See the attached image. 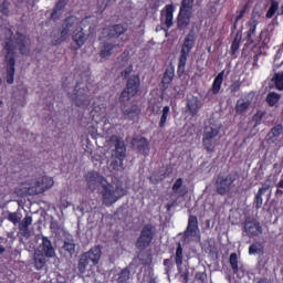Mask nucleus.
<instances>
[{
    "label": "nucleus",
    "instance_id": "1",
    "mask_svg": "<svg viewBox=\"0 0 283 283\" xmlns=\"http://www.w3.org/2000/svg\"><path fill=\"white\" fill-rule=\"evenodd\" d=\"M94 30H96L94 18L86 17L80 21L78 18L71 15L63 21L60 32H53L52 43L53 45H61L63 41H67L72 36L77 48H83Z\"/></svg>",
    "mask_w": 283,
    "mask_h": 283
},
{
    "label": "nucleus",
    "instance_id": "2",
    "mask_svg": "<svg viewBox=\"0 0 283 283\" xmlns=\"http://www.w3.org/2000/svg\"><path fill=\"white\" fill-rule=\"evenodd\" d=\"M127 191L120 186H113L109 182H105V185L99 188V195L102 196V202L106 207H112L114 202H117L119 198H123Z\"/></svg>",
    "mask_w": 283,
    "mask_h": 283
},
{
    "label": "nucleus",
    "instance_id": "3",
    "mask_svg": "<svg viewBox=\"0 0 283 283\" xmlns=\"http://www.w3.org/2000/svg\"><path fill=\"white\" fill-rule=\"evenodd\" d=\"M196 43V33L190 31L185 39L184 45L181 48L179 63H178V76H182L185 74V67L187 65V56H189V52H191V48Z\"/></svg>",
    "mask_w": 283,
    "mask_h": 283
},
{
    "label": "nucleus",
    "instance_id": "4",
    "mask_svg": "<svg viewBox=\"0 0 283 283\" xmlns=\"http://www.w3.org/2000/svg\"><path fill=\"white\" fill-rule=\"evenodd\" d=\"M220 134V125L216 123H210L206 126L203 132V139L202 144L205 149H207L208 153H212L213 149H216V136Z\"/></svg>",
    "mask_w": 283,
    "mask_h": 283
},
{
    "label": "nucleus",
    "instance_id": "5",
    "mask_svg": "<svg viewBox=\"0 0 283 283\" xmlns=\"http://www.w3.org/2000/svg\"><path fill=\"white\" fill-rule=\"evenodd\" d=\"M4 50L7 51V83L8 85H12V83H14V65L17 64V61L14 60V44H12V40L6 43Z\"/></svg>",
    "mask_w": 283,
    "mask_h": 283
},
{
    "label": "nucleus",
    "instance_id": "6",
    "mask_svg": "<svg viewBox=\"0 0 283 283\" xmlns=\"http://www.w3.org/2000/svg\"><path fill=\"white\" fill-rule=\"evenodd\" d=\"M71 101L74 102L76 107H85L90 105V88L83 84H76Z\"/></svg>",
    "mask_w": 283,
    "mask_h": 283
},
{
    "label": "nucleus",
    "instance_id": "7",
    "mask_svg": "<svg viewBox=\"0 0 283 283\" xmlns=\"http://www.w3.org/2000/svg\"><path fill=\"white\" fill-rule=\"evenodd\" d=\"M156 234V228L151 224L144 226L139 238L137 239L136 247L139 251H145L147 247L151 244L154 235Z\"/></svg>",
    "mask_w": 283,
    "mask_h": 283
},
{
    "label": "nucleus",
    "instance_id": "8",
    "mask_svg": "<svg viewBox=\"0 0 283 283\" xmlns=\"http://www.w3.org/2000/svg\"><path fill=\"white\" fill-rule=\"evenodd\" d=\"M193 240H200V228H198V217L190 216L184 232V242H193Z\"/></svg>",
    "mask_w": 283,
    "mask_h": 283
},
{
    "label": "nucleus",
    "instance_id": "9",
    "mask_svg": "<svg viewBox=\"0 0 283 283\" xmlns=\"http://www.w3.org/2000/svg\"><path fill=\"white\" fill-rule=\"evenodd\" d=\"M85 181L91 191H96L107 182V179L96 171H90L85 175Z\"/></svg>",
    "mask_w": 283,
    "mask_h": 283
},
{
    "label": "nucleus",
    "instance_id": "10",
    "mask_svg": "<svg viewBox=\"0 0 283 283\" xmlns=\"http://www.w3.org/2000/svg\"><path fill=\"white\" fill-rule=\"evenodd\" d=\"M235 181L233 176L228 175L227 177H218L216 181V190L219 196H227L231 191V186Z\"/></svg>",
    "mask_w": 283,
    "mask_h": 283
},
{
    "label": "nucleus",
    "instance_id": "11",
    "mask_svg": "<svg viewBox=\"0 0 283 283\" xmlns=\"http://www.w3.org/2000/svg\"><path fill=\"white\" fill-rule=\"evenodd\" d=\"M244 232L249 238L262 235V226L255 219L248 218L244 222Z\"/></svg>",
    "mask_w": 283,
    "mask_h": 283
},
{
    "label": "nucleus",
    "instance_id": "12",
    "mask_svg": "<svg viewBox=\"0 0 283 283\" xmlns=\"http://www.w3.org/2000/svg\"><path fill=\"white\" fill-rule=\"evenodd\" d=\"M133 149L143 154V156L149 155V142L145 137H135L130 142Z\"/></svg>",
    "mask_w": 283,
    "mask_h": 283
},
{
    "label": "nucleus",
    "instance_id": "13",
    "mask_svg": "<svg viewBox=\"0 0 283 283\" xmlns=\"http://www.w3.org/2000/svg\"><path fill=\"white\" fill-rule=\"evenodd\" d=\"M38 249L45 255V258H56L54 245H52V241H50L48 237H42V243Z\"/></svg>",
    "mask_w": 283,
    "mask_h": 283
},
{
    "label": "nucleus",
    "instance_id": "14",
    "mask_svg": "<svg viewBox=\"0 0 283 283\" xmlns=\"http://www.w3.org/2000/svg\"><path fill=\"white\" fill-rule=\"evenodd\" d=\"M193 11H185L180 9L177 20L178 30H185L191 23Z\"/></svg>",
    "mask_w": 283,
    "mask_h": 283
},
{
    "label": "nucleus",
    "instance_id": "15",
    "mask_svg": "<svg viewBox=\"0 0 283 283\" xmlns=\"http://www.w3.org/2000/svg\"><path fill=\"white\" fill-rule=\"evenodd\" d=\"M122 112L125 118H128L130 120H136V118H138V114H140L138 105L135 104L124 105Z\"/></svg>",
    "mask_w": 283,
    "mask_h": 283
},
{
    "label": "nucleus",
    "instance_id": "16",
    "mask_svg": "<svg viewBox=\"0 0 283 283\" xmlns=\"http://www.w3.org/2000/svg\"><path fill=\"white\" fill-rule=\"evenodd\" d=\"M282 133L283 126L281 124H277L276 126L272 127L266 135V143H269V145H272L276 140H280V136H282Z\"/></svg>",
    "mask_w": 283,
    "mask_h": 283
},
{
    "label": "nucleus",
    "instance_id": "17",
    "mask_svg": "<svg viewBox=\"0 0 283 283\" xmlns=\"http://www.w3.org/2000/svg\"><path fill=\"white\" fill-rule=\"evenodd\" d=\"M46 258L40 249L34 250L33 262L38 271H41L45 266L48 262Z\"/></svg>",
    "mask_w": 283,
    "mask_h": 283
},
{
    "label": "nucleus",
    "instance_id": "18",
    "mask_svg": "<svg viewBox=\"0 0 283 283\" xmlns=\"http://www.w3.org/2000/svg\"><path fill=\"white\" fill-rule=\"evenodd\" d=\"M127 32V27L122 24H115L107 30V39H118L122 34Z\"/></svg>",
    "mask_w": 283,
    "mask_h": 283
},
{
    "label": "nucleus",
    "instance_id": "19",
    "mask_svg": "<svg viewBox=\"0 0 283 283\" xmlns=\"http://www.w3.org/2000/svg\"><path fill=\"white\" fill-rule=\"evenodd\" d=\"M109 142L115 143L116 156L119 160H123V158H125V151H127L125 143L118 140V136H111Z\"/></svg>",
    "mask_w": 283,
    "mask_h": 283
},
{
    "label": "nucleus",
    "instance_id": "20",
    "mask_svg": "<svg viewBox=\"0 0 283 283\" xmlns=\"http://www.w3.org/2000/svg\"><path fill=\"white\" fill-rule=\"evenodd\" d=\"M161 21L165 22V25L171 28L174 25V7L166 6V8L161 11Z\"/></svg>",
    "mask_w": 283,
    "mask_h": 283
},
{
    "label": "nucleus",
    "instance_id": "21",
    "mask_svg": "<svg viewBox=\"0 0 283 283\" xmlns=\"http://www.w3.org/2000/svg\"><path fill=\"white\" fill-rule=\"evenodd\" d=\"M138 87H140V77H138V75L130 76L126 87V90L129 91L130 96H136V94H138Z\"/></svg>",
    "mask_w": 283,
    "mask_h": 283
},
{
    "label": "nucleus",
    "instance_id": "22",
    "mask_svg": "<svg viewBox=\"0 0 283 283\" xmlns=\"http://www.w3.org/2000/svg\"><path fill=\"white\" fill-rule=\"evenodd\" d=\"M187 107L191 116H196V114H198V112H200V109L202 108V102L198 99V97L192 96L188 98Z\"/></svg>",
    "mask_w": 283,
    "mask_h": 283
},
{
    "label": "nucleus",
    "instance_id": "23",
    "mask_svg": "<svg viewBox=\"0 0 283 283\" xmlns=\"http://www.w3.org/2000/svg\"><path fill=\"white\" fill-rule=\"evenodd\" d=\"M101 254H102V252H101L99 245H95L90 251L84 253V255L87 258V260H90L92 262V264H94V265L98 264V262L101 260Z\"/></svg>",
    "mask_w": 283,
    "mask_h": 283
},
{
    "label": "nucleus",
    "instance_id": "24",
    "mask_svg": "<svg viewBox=\"0 0 283 283\" xmlns=\"http://www.w3.org/2000/svg\"><path fill=\"white\" fill-rule=\"evenodd\" d=\"M249 107H251V99L247 97H241L237 101L235 104V113L237 114H244L249 112Z\"/></svg>",
    "mask_w": 283,
    "mask_h": 283
},
{
    "label": "nucleus",
    "instance_id": "25",
    "mask_svg": "<svg viewBox=\"0 0 283 283\" xmlns=\"http://www.w3.org/2000/svg\"><path fill=\"white\" fill-rule=\"evenodd\" d=\"M172 191L175 193H178L180 198H185V196L189 193V189L187 188V186H182V178H179L175 181L172 186Z\"/></svg>",
    "mask_w": 283,
    "mask_h": 283
},
{
    "label": "nucleus",
    "instance_id": "26",
    "mask_svg": "<svg viewBox=\"0 0 283 283\" xmlns=\"http://www.w3.org/2000/svg\"><path fill=\"white\" fill-rule=\"evenodd\" d=\"M17 43L20 48L21 54H30V39L25 38L24 35H20L17 39Z\"/></svg>",
    "mask_w": 283,
    "mask_h": 283
},
{
    "label": "nucleus",
    "instance_id": "27",
    "mask_svg": "<svg viewBox=\"0 0 283 283\" xmlns=\"http://www.w3.org/2000/svg\"><path fill=\"white\" fill-rule=\"evenodd\" d=\"M36 182L38 187L42 189V192L48 191V189H52V187H54V179H52V177H42Z\"/></svg>",
    "mask_w": 283,
    "mask_h": 283
},
{
    "label": "nucleus",
    "instance_id": "28",
    "mask_svg": "<svg viewBox=\"0 0 283 283\" xmlns=\"http://www.w3.org/2000/svg\"><path fill=\"white\" fill-rule=\"evenodd\" d=\"M118 44H112L109 42H104L101 49L99 55L102 59H107L108 56H112V50H114Z\"/></svg>",
    "mask_w": 283,
    "mask_h": 283
},
{
    "label": "nucleus",
    "instance_id": "29",
    "mask_svg": "<svg viewBox=\"0 0 283 283\" xmlns=\"http://www.w3.org/2000/svg\"><path fill=\"white\" fill-rule=\"evenodd\" d=\"M138 260H140L142 264H144L146 266L151 265V262H153L151 250L142 251L138 254Z\"/></svg>",
    "mask_w": 283,
    "mask_h": 283
},
{
    "label": "nucleus",
    "instance_id": "30",
    "mask_svg": "<svg viewBox=\"0 0 283 283\" xmlns=\"http://www.w3.org/2000/svg\"><path fill=\"white\" fill-rule=\"evenodd\" d=\"M182 244L178 243L176 254H175V262L179 273H182Z\"/></svg>",
    "mask_w": 283,
    "mask_h": 283
},
{
    "label": "nucleus",
    "instance_id": "31",
    "mask_svg": "<svg viewBox=\"0 0 283 283\" xmlns=\"http://www.w3.org/2000/svg\"><path fill=\"white\" fill-rule=\"evenodd\" d=\"M130 276L132 270H129V268H125L118 273L117 283H127L129 282Z\"/></svg>",
    "mask_w": 283,
    "mask_h": 283
},
{
    "label": "nucleus",
    "instance_id": "32",
    "mask_svg": "<svg viewBox=\"0 0 283 283\" xmlns=\"http://www.w3.org/2000/svg\"><path fill=\"white\" fill-rule=\"evenodd\" d=\"M280 98H282V95L271 92L266 96V103L270 105V107H274V105H277L280 103Z\"/></svg>",
    "mask_w": 283,
    "mask_h": 283
},
{
    "label": "nucleus",
    "instance_id": "33",
    "mask_svg": "<svg viewBox=\"0 0 283 283\" xmlns=\"http://www.w3.org/2000/svg\"><path fill=\"white\" fill-rule=\"evenodd\" d=\"M64 251H66V253H69V255L72 258V255L74 253H76V244L74 243L73 240H67V241H64V244H63V248Z\"/></svg>",
    "mask_w": 283,
    "mask_h": 283
},
{
    "label": "nucleus",
    "instance_id": "34",
    "mask_svg": "<svg viewBox=\"0 0 283 283\" xmlns=\"http://www.w3.org/2000/svg\"><path fill=\"white\" fill-rule=\"evenodd\" d=\"M90 262L91 261L87 259V256H85V254H82L80 256L78 264H77V269L80 273H85V271H87V265L90 264Z\"/></svg>",
    "mask_w": 283,
    "mask_h": 283
},
{
    "label": "nucleus",
    "instance_id": "35",
    "mask_svg": "<svg viewBox=\"0 0 283 283\" xmlns=\"http://www.w3.org/2000/svg\"><path fill=\"white\" fill-rule=\"evenodd\" d=\"M222 76H224L223 72L219 73L218 76L214 78V82L212 84L213 94H218V92H220V87H222Z\"/></svg>",
    "mask_w": 283,
    "mask_h": 283
},
{
    "label": "nucleus",
    "instance_id": "36",
    "mask_svg": "<svg viewBox=\"0 0 283 283\" xmlns=\"http://www.w3.org/2000/svg\"><path fill=\"white\" fill-rule=\"evenodd\" d=\"M280 8V3L275 0L271 1V7L266 12V19H273V17L275 15V12H277Z\"/></svg>",
    "mask_w": 283,
    "mask_h": 283
},
{
    "label": "nucleus",
    "instance_id": "37",
    "mask_svg": "<svg viewBox=\"0 0 283 283\" xmlns=\"http://www.w3.org/2000/svg\"><path fill=\"white\" fill-rule=\"evenodd\" d=\"M272 81L274 82V85L276 90H280V92L283 91V73H275L272 77Z\"/></svg>",
    "mask_w": 283,
    "mask_h": 283
},
{
    "label": "nucleus",
    "instance_id": "38",
    "mask_svg": "<svg viewBox=\"0 0 283 283\" xmlns=\"http://www.w3.org/2000/svg\"><path fill=\"white\" fill-rule=\"evenodd\" d=\"M174 81V69H168L165 71L163 83L164 85H169Z\"/></svg>",
    "mask_w": 283,
    "mask_h": 283
},
{
    "label": "nucleus",
    "instance_id": "39",
    "mask_svg": "<svg viewBox=\"0 0 283 283\" xmlns=\"http://www.w3.org/2000/svg\"><path fill=\"white\" fill-rule=\"evenodd\" d=\"M262 251H264V248L262 247V243H253L249 248L250 255L260 254V253H262Z\"/></svg>",
    "mask_w": 283,
    "mask_h": 283
},
{
    "label": "nucleus",
    "instance_id": "40",
    "mask_svg": "<svg viewBox=\"0 0 283 283\" xmlns=\"http://www.w3.org/2000/svg\"><path fill=\"white\" fill-rule=\"evenodd\" d=\"M196 0H182L180 10H185L187 12H193V2Z\"/></svg>",
    "mask_w": 283,
    "mask_h": 283
},
{
    "label": "nucleus",
    "instance_id": "41",
    "mask_svg": "<svg viewBox=\"0 0 283 283\" xmlns=\"http://www.w3.org/2000/svg\"><path fill=\"white\" fill-rule=\"evenodd\" d=\"M7 220L17 226L19 222H21V216L18 212H10L7 217Z\"/></svg>",
    "mask_w": 283,
    "mask_h": 283
},
{
    "label": "nucleus",
    "instance_id": "42",
    "mask_svg": "<svg viewBox=\"0 0 283 283\" xmlns=\"http://www.w3.org/2000/svg\"><path fill=\"white\" fill-rule=\"evenodd\" d=\"M230 264L232 268L233 273H238L239 268H238V254L231 253L230 254Z\"/></svg>",
    "mask_w": 283,
    "mask_h": 283
},
{
    "label": "nucleus",
    "instance_id": "43",
    "mask_svg": "<svg viewBox=\"0 0 283 283\" xmlns=\"http://www.w3.org/2000/svg\"><path fill=\"white\" fill-rule=\"evenodd\" d=\"M27 193H29V196H39V193H43L42 189H40L39 185L35 184V186L29 187L27 189Z\"/></svg>",
    "mask_w": 283,
    "mask_h": 283
},
{
    "label": "nucleus",
    "instance_id": "44",
    "mask_svg": "<svg viewBox=\"0 0 283 283\" xmlns=\"http://www.w3.org/2000/svg\"><path fill=\"white\" fill-rule=\"evenodd\" d=\"M167 116H169V106H165L163 109L159 127H165V123H167Z\"/></svg>",
    "mask_w": 283,
    "mask_h": 283
},
{
    "label": "nucleus",
    "instance_id": "45",
    "mask_svg": "<svg viewBox=\"0 0 283 283\" xmlns=\"http://www.w3.org/2000/svg\"><path fill=\"white\" fill-rule=\"evenodd\" d=\"M19 232L20 235H22V238H27V240L30 239V237L32 235V231H30V228L19 226Z\"/></svg>",
    "mask_w": 283,
    "mask_h": 283
},
{
    "label": "nucleus",
    "instance_id": "46",
    "mask_svg": "<svg viewBox=\"0 0 283 283\" xmlns=\"http://www.w3.org/2000/svg\"><path fill=\"white\" fill-rule=\"evenodd\" d=\"M31 224H32V217L25 216V218L20 221L19 227L30 228Z\"/></svg>",
    "mask_w": 283,
    "mask_h": 283
},
{
    "label": "nucleus",
    "instance_id": "47",
    "mask_svg": "<svg viewBox=\"0 0 283 283\" xmlns=\"http://www.w3.org/2000/svg\"><path fill=\"white\" fill-rule=\"evenodd\" d=\"M134 95H132V93H129V90H125L124 92H122V95L119 97V101H122V103H125V101H129V98H132Z\"/></svg>",
    "mask_w": 283,
    "mask_h": 283
},
{
    "label": "nucleus",
    "instance_id": "48",
    "mask_svg": "<svg viewBox=\"0 0 283 283\" xmlns=\"http://www.w3.org/2000/svg\"><path fill=\"white\" fill-rule=\"evenodd\" d=\"M164 266H166V273H167V275H169V272L171 271V269L174 266V262L171 261V259L164 260Z\"/></svg>",
    "mask_w": 283,
    "mask_h": 283
},
{
    "label": "nucleus",
    "instance_id": "49",
    "mask_svg": "<svg viewBox=\"0 0 283 283\" xmlns=\"http://www.w3.org/2000/svg\"><path fill=\"white\" fill-rule=\"evenodd\" d=\"M51 19L52 21H59V19H61V10L54 8L51 13Z\"/></svg>",
    "mask_w": 283,
    "mask_h": 283
},
{
    "label": "nucleus",
    "instance_id": "50",
    "mask_svg": "<svg viewBox=\"0 0 283 283\" xmlns=\"http://www.w3.org/2000/svg\"><path fill=\"white\" fill-rule=\"evenodd\" d=\"M132 72H134V66L128 65V67L125 69L124 72H122V77L123 78H127L129 76V74H132Z\"/></svg>",
    "mask_w": 283,
    "mask_h": 283
},
{
    "label": "nucleus",
    "instance_id": "51",
    "mask_svg": "<svg viewBox=\"0 0 283 283\" xmlns=\"http://www.w3.org/2000/svg\"><path fill=\"white\" fill-rule=\"evenodd\" d=\"M231 50H232V54H235V52H238V50H240V40H238V39L233 40Z\"/></svg>",
    "mask_w": 283,
    "mask_h": 283
},
{
    "label": "nucleus",
    "instance_id": "52",
    "mask_svg": "<svg viewBox=\"0 0 283 283\" xmlns=\"http://www.w3.org/2000/svg\"><path fill=\"white\" fill-rule=\"evenodd\" d=\"M240 91V82H234L230 85L231 94H235V92Z\"/></svg>",
    "mask_w": 283,
    "mask_h": 283
},
{
    "label": "nucleus",
    "instance_id": "53",
    "mask_svg": "<svg viewBox=\"0 0 283 283\" xmlns=\"http://www.w3.org/2000/svg\"><path fill=\"white\" fill-rule=\"evenodd\" d=\"M269 189H271V182H265L262 185V187L259 189V193H266V191H269Z\"/></svg>",
    "mask_w": 283,
    "mask_h": 283
},
{
    "label": "nucleus",
    "instance_id": "54",
    "mask_svg": "<svg viewBox=\"0 0 283 283\" xmlns=\"http://www.w3.org/2000/svg\"><path fill=\"white\" fill-rule=\"evenodd\" d=\"M262 193L258 192L256 197H255V207L256 209H261L262 208Z\"/></svg>",
    "mask_w": 283,
    "mask_h": 283
},
{
    "label": "nucleus",
    "instance_id": "55",
    "mask_svg": "<svg viewBox=\"0 0 283 283\" xmlns=\"http://www.w3.org/2000/svg\"><path fill=\"white\" fill-rule=\"evenodd\" d=\"M180 273V275H181V277L184 279V282L185 283H187V282H189V271H182L181 270V272H179Z\"/></svg>",
    "mask_w": 283,
    "mask_h": 283
},
{
    "label": "nucleus",
    "instance_id": "56",
    "mask_svg": "<svg viewBox=\"0 0 283 283\" xmlns=\"http://www.w3.org/2000/svg\"><path fill=\"white\" fill-rule=\"evenodd\" d=\"M65 8V0H59V2L55 6V10H63Z\"/></svg>",
    "mask_w": 283,
    "mask_h": 283
},
{
    "label": "nucleus",
    "instance_id": "57",
    "mask_svg": "<svg viewBox=\"0 0 283 283\" xmlns=\"http://www.w3.org/2000/svg\"><path fill=\"white\" fill-rule=\"evenodd\" d=\"M160 1L163 0H149L150 8H158V6H160Z\"/></svg>",
    "mask_w": 283,
    "mask_h": 283
},
{
    "label": "nucleus",
    "instance_id": "58",
    "mask_svg": "<svg viewBox=\"0 0 283 283\" xmlns=\"http://www.w3.org/2000/svg\"><path fill=\"white\" fill-rule=\"evenodd\" d=\"M247 12V4L243 7V9L239 12V15L237 17L235 21H240L242 17H244V13Z\"/></svg>",
    "mask_w": 283,
    "mask_h": 283
},
{
    "label": "nucleus",
    "instance_id": "59",
    "mask_svg": "<svg viewBox=\"0 0 283 283\" xmlns=\"http://www.w3.org/2000/svg\"><path fill=\"white\" fill-rule=\"evenodd\" d=\"M196 277L198 280H200L201 282H205V280H207V274H205V273H197Z\"/></svg>",
    "mask_w": 283,
    "mask_h": 283
},
{
    "label": "nucleus",
    "instance_id": "60",
    "mask_svg": "<svg viewBox=\"0 0 283 283\" xmlns=\"http://www.w3.org/2000/svg\"><path fill=\"white\" fill-rule=\"evenodd\" d=\"M252 34H255V24L251 25L250 30L248 31V39H251Z\"/></svg>",
    "mask_w": 283,
    "mask_h": 283
},
{
    "label": "nucleus",
    "instance_id": "61",
    "mask_svg": "<svg viewBox=\"0 0 283 283\" xmlns=\"http://www.w3.org/2000/svg\"><path fill=\"white\" fill-rule=\"evenodd\" d=\"M0 10H1L2 14H4L6 17H8V14H10V10L8 9V7H6V4H3Z\"/></svg>",
    "mask_w": 283,
    "mask_h": 283
},
{
    "label": "nucleus",
    "instance_id": "62",
    "mask_svg": "<svg viewBox=\"0 0 283 283\" xmlns=\"http://www.w3.org/2000/svg\"><path fill=\"white\" fill-rule=\"evenodd\" d=\"M108 4H109V0H103L102 10H105V8H107Z\"/></svg>",
    "mask_w": 283,
    "mask_h": 283
},
{
    "label": "nucleus",
    "instance_id": "63",
    "mask_svg": "<svg viewBox=\"0 0 283 283\" xmlns=\"http://www.w3.org/2000/svg\"><path fill=\"white\" fill-rule=\"evenodd\" d=\"M256 283H271L269 279H260Z\"/></svg>",
    "mask_w": 283,
    "mask_h": 283
},
{
    "label": "nucleus",
    "instance_id": "64",
    "mask_svg": "<svg viewBox=\"0 0 283 283\" xmlns=\"http://www.w3.org/2000/svg\"><path fill=\"white\" fill-rule=\"evenodd\" d=\"M279 187L283 189V179L279 182Z\"/></svg>",
    "mask_w": 283,
    "mask_h": 283
}]
</instances>
